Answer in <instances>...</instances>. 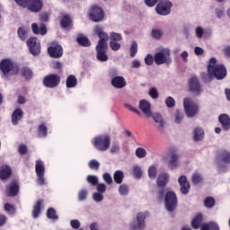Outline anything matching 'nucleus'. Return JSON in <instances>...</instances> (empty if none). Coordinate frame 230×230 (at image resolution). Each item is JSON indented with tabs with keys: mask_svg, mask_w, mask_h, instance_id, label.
I'll return each mask as SVG.
<instances>
[{
	"mask_svg": "<svg viewBox=\"0 0 230 230\" xmlns=\"http://www.w3.org/2000/svg\"><path fill=\"white\" fill-rule=\"evenodd\" d=\"M207 73L203 72L200 74L201 80L204 84H209L214 78H216V80H224V78L227 76L226 66L222 64L217 65V58H210L207 67Z\"/></svg>",
	"mask_w": 230,
	"mask_h": 230,
	"instance_id": "nucleus-1",
	"label": "nucleus"
},
{
	"mask_svg": "<svg viewBox=\"0 0 230 230\" xmlns=\"http://www.w3.org/2000/svg\"><path fill=\"white\" fill-rule=\"evenodd\" d=\"M0 71L4 76H15V75H19V65L12 59H2L0 61Z\"/></svg>",
	"mask_w": 230,
	"mask_h": 230,
	"instance_id": "nucleus-2",
	"label": "nucleus"
},
{
	"mask_svg": "<svg viewBox=\"0 0 230 230\" xmlns=\"http://www.w3.org/2000/svg\"><path fill=\"white\" fill-rule=\"evenodd\" d=\"M92 145L98 152H107L111 148V136L99 135L92 139Z\"/></svg>",
	"mask_w": 230,
	"mask_h": 230,
	"instance_id": "nucleus-3",
	"label": "nucleus"
},
{
	"mask_svg": "<svg viewBox=\"0 0 230 230\" xmlns=\"http://www.w3.org/2000/svg\"><path fill=\"white\" fill-rule=\"evenodd\" d=\"M155 63L156 66H163V64H172V51L170 49H163L155 55Z\"/></svg>",
	"mask_w": 230,
	"mask_h": 230,
	"instance_id": "nucleus-4",
	"label": "nucleus"
},
{
	"mask_svg": "<svg viewBox=\"0 0 230 230\" xmlns=\"http://www.w3.org/2000/svg\"><path fill=\"white\" fill-rule=\"evenodd\" d=\"M22 8H26L31 13H39L44 8V1L42 0H25Z\"/></svg>",
	"mask_w": 230,
	"mask_h": 230,
	"instance_id": "nucleus-5",
	"label": "nucleus"
},
{
	"mask_svg": "<svg viewBox=\"0 0 230 230\" xmlns=\"http://www.w3.org/2000/svg\"><path fill=\"white\" fill-rule=\"evenodd\" d=\"M183 109L188 118H194V116L199 114V105L191 98H185L183 100Z\"/></svg>",
	"mask_w": 230,
	"mask_h": 230,
	"instance_id": "nucleus-6",
	"label": "nucleus"
},
{
	"mask_svg": "<svg viewBox=\"0 0 230 230\" xmlns=\"http://www.w3.org/2000/svg\"><path fill=\"white\" fill-rule=\"evenodd\" d=\"M178 199L177 195L173 191H167L164 196L165 209L172 213L177 208Z\"/></svg>",
	"mask_w": 230,
	"mask_h": 230,
	"instance_id": "nucleus-7",
	"label": "nucleus"
},
{
	"mask_svg": "<svg viewBox=\"0 0 230 230\" xmlns=\"http://www.w3.org/2000/svg\"><path fill=\"white\" fill-rule=\"evenodd\" d=\"M189 93L193 94V96H200L202 93V84L200 81L195 75L191 76L188 81Z\"/></svg>",
	"mask_w": 230,
	"mask_h": 230,
	"instance_id": "nucleus-8",
	"label": "nucleus"
},
{
	"mask_svg": "<svg viewBox=\"0 0 230 230\" xmlns=\"http://www.w3.org/2000/svg\"><path fill=\"white\" fill-rule=\"evenodd\" d=\"M172 6H173L172 1L161 0L155 7V12L158 15H170V13H172Z\"/></svg>",
	"mask_w": 230,
	"mask_h": 230,
	"instance_id": "nucleus-9",
	"label": "nucleus"
},
{
	"mask_svg": "<svg viewBox=\"0 0 230 230\" xmlns=\"http://www.w3.org/2000/svg\"><path fill=\"white\" fill-rule=\"evenodd\" d=\"M89 18L93 22H102L105 19V12L98 5H93L88 13Z\"/></svg>",
	"mask_w": 230,
	"mask_h": 230,
	"instance_id": "nucleus-10",
	"label": "nucleus"
},
{
	"mask_svg": "<svg viewBox=\"0 0 230 230\" xmlns=\"http://www.w3.org/2000/svg\"><path fill=\"white\" fill-rule=\"evenodd\" d=\"M35 172L38 177L36 180L37 184H39V186H44V184H46V179L44 178L46 167L44 166V162H42V160L36 161Z\"/></svg>",
	"mask_w": 230,
	"mask_h": 230,
	"instance_id": "nucleus-11",
	"label": "nucleus"
},
{
	"mask_svg": "<svg viewBox=\"0 0 230 230\" xmlns=\"http://www.w3.org/2000/svg\"><path fill=\"white\" fill-rule=\"evenodd\" d=\"M26 44L29 48L31 55H33V57H39V55H40V40L37 39V37L29 38L26 41Z\"/></svg>",
	"mask_w": 230,
	"mask_h": 230,
	"instance_id": "nucleus-12",
	"label": "nucleus"
},
{
	"mask_svg": "<svg viewBox=\"0 0 230 230\" xmlns=\"http://www.w3.org/2000/svg\"><path fill=\"white\" fill-rule=\"evenodd\" d=\"M43 85L48 89H55L60 85V75L58 74H49L43 78Z\"/></svg>",
	"mask_w": 230,
	"mask_h": 230,
	"instance_id": "nucleus-13",
	"label": "nucleus"
},
{
	"mask_svg": "<svg viewBox=\"0 0 230 230\" xmlns=\"http://www.w3.org/2000/svg\"><path fill=\"white\" fill-rule=\"evenodd\" d=\"M181 155L177 152V149L175 148H171L169 151V163L168 166L170 170H175V168H179L181 164L179 163V158Z\"/></svg>",
	"mask_w": 230,
	"mask_h": 230,
	"instance_id": "nucleus-14",
	"label": "nucleus"
},
{
	"mask_svg": "<svg viewBox=\"0 0 230 230\" xmlns=\"http://www.w3.org/2000/svg\"><path fill=\"white\" fill-rule=\"evenodd\" d=\"M107 49H109L108 45H103L100 43L99 45H96L95 50H96V58L99 60V62H107L109 60V55H107Z\"/></svg>",
	"mask_w": 230,
	"mask_h": 230,
	"instance_id": "nucleus-15",
	"label": "nucleus"
},
{
	"mask_svg": "<svg viewBox=\"0 0 230 230\" xmlns=\"http://www.w3.org/2000/svg\"><path fill=\"white\" fill-rule=\"evenodd\" d=\"M48 53L51 58H61L64 55V49L58 43H53L48 48Z\"/></svg>",
	"mask_w": 230,
	"mask_h": 230,
	"instance_id": "nucleus-16",
	"label": "nucleus"
},
{
	"mask_svg": "<svg viewBox=\"0 0 230 230\" xmlns=\"http://www.w3.org/2000/svg\"><path fill=\"white\" fill-rule=\"evenodd\" d=\"M178 182L181 186V193L182 195H188L190 193V190L191 189V186L190 185V181H188V178L186 175H181L178 179Z\"/></svg>",
	"mask_w": 230,
	"mask_h": 230,
	"instance_id": "nucleus-17",
	"label": "nucleus"
},
{
	"mask_svg": "<svg viewBox=\"0 0 230 230\" xmlns=\"http://www.w3.org/2000/svg\"><path fill=\"white\" fill-rule=\"evenodd\" d=\"M216 159L218 163H224V164H229L230 152L226 149H221L217 151Z\"/></svg>",
	"mask_w": 230,
	"mask_h": 230,
	"instance_id": "nucleus-18",
	"label": "nucleus"
},
{
	"mask_svg": "<svg viewBox=\"0 0 230 230\" xmlns=\"http://www.w3.org/2000/svg\"><path fill=\"white\" fill-rule=\"evenodd\" d=\"M138 109L142 111L147 118H152V104L146 100H141L138 104Z\"/></svg>",
	"mask_w": 230,
	"mask_h": 230,
	"instance_id": "nucleus-19",
	"label": "nucleus"
},
{
	"mask_svg": "<svg viewBox=\"0 0 230 230\" xmlns=\"http://www.w3.org/2000/svg\"><path fill=\"white\" fill-rule=\"evenodd\" d=\"M148 213L140 212L137 215V225H130L131 230L145 229V219Z\"/></svg>",
	"mask_w": 230,
	"mask_h": 230,
	"instance_id": "nucleus-20",
	"label": "nucleus"
},
{
	"mask_svg": "<svg viewBox=\"0 0 230 230\" xmlns=\"http://www.w3.org/2000/svg\"><path fill=\"white\" fill-rule=\"evenodd\" d=\"M111 84L112 87H115V89H123V87L127 86V81L125 80V77L121 75L114 76L111 79Z\"/></svg>",
	"mask_w": 230,
	"mask_h": 230,
	"instance_id": "nucleus-21",
	"label": "nucleus"
},
{
	"mask_svg": "<svg viewBox=\"0 0 230 230\" xmlns=\"http://www.w3.org/2000/svg\"><path fill=\"white\" fill-rule=\"evenodd\" d=\"M22 118H24V111H22L20 108L14 110L11 117L13 125H19V121H21Z\"/></svg>",
	"mask_w": 230,
	"mask_h": 230,
	"instance_id": "nucleus-22",
	"label": "nucleus"
},
{
	"mask_svg": "<svg viewBox=\"0 0 230 230\" xmlns=\"http://www.w3.org/2000/svg\"><path fill=\"white\" fill-rule=\"evenodd\" d=\"M155 123L156 124V128L160 132L164 130V119H163V115L159 113H155L151 115Z\"/></svg>",
	"mask_w": 230,
	"mask_h": 230,
	"instance_id": "nucleus-23",
	"label": "nucleus"
},
{
	"mask_svg": "<svg viewBox=\"0 0 230 230\" xmlns=\"http://www.w3.org/2000/svg\"><path fill=\"white\" fill-rule=\"evenodd\" d=\"M31 30L34 35H46V33H48V28L44 23H41L40 27H39V24L33 22L31 24Z\"/></svg>",
	"mask_w": 230,
	"mask_h": 230,
	"instance_id": "nucleus-24",
	"label": "nucleus"
},
{
	"mask_svg": "<svg viewBox=\"0 0 230 230\" xmlns=\"http://www.w3.org/2000/svg\"><path fill=\"white\" fill-rule=\"evenodd\" d=\"M169 181H170V175L166 172H162L157 177L156 184L158 188H165Z\"/></svg>",
	"mask_w": 230,
	"mask_h": 230,
	"instance_id": "nucleus-25",
	"label": "nucleus"
},
{
	"mask_svg": "<svg viewBox=\"0 0 230 230\" xmlns=\"http://www.w3.org/2000/svg\"><path fill=\"white\" fill-rule=\"evenodd\" d=\"M42 208H44V199H38L36 204H34L32 208V217L39 218L42 211Z\"/></svg>",
	"mask_w": 230,
	"mask_h": 230,
	"instance_id": "nucleus-26",
	"label": "nucleus"
},
{
	"mask_svg": "<svg viewBox=\"0 0 230 230\" xmlns=\"http://www.w3.org/2000/svg\"><path fill=\"white\" fill-rule=\"evenodd\" d=\"M218 121L221 123V127L223 130H229L230 129V118L227 114H221L218 116Z\"/></svg>",
	"mask_w": 230,
	"mask_h": 230,
	"instance_id": "nucleus-27",
	"label": "nucleus"
},
{
	"mask_svg": "<svg viewBox=\"0 0 230 230\" xmlns=\"http://www.w3.org/2000/svg\"><path fill=\"white\" fill-rule=\"evenodd\" d=\"M10 177H12V168L8 165L2 167L0 169L1 181H6V179H10Z\"/></svg>",
	"mask_w": 230,
	"mask_h": 230,
	"instance_id": "nucleus-28",
	"label": "nucleus"
},
{
	"mask_svg": "<svg viewBox=\"0 0 230 230\" xmlns=\"http://www.w3.org/2000/svg\"><path fill=\"white\" fill-rule=\"evenodd\" d=\"M78 84V80L76 79V76L70 75L66 77V85L67 89H73L74 87H76Z\"/></svg>",
	"mask_w": 230,
	"mask_h": 230,
	"instance_id": "nucleus-29",
	"label": "nucleus"
},
{
	"mask_svg": "<svg viewBox=\"0 0 230 230\" xmlns=\"http://www.w3.org/2000/svg\"><path fill=\"white\" fill-rule=\"evenodd\" d=\"M73 23V20L71 19V16L69 14H65L61 17L60 20V26L61 28H69L71 24Z\"/></svg>",
	"mask_w": 230,
	"mask_h": 230,
	"instance_id": "nucleus-30",
	"label": "nucleus"
},
{
	"mask_svg": "<svg viewBox=\"0 0 230 230\" xmlns=\"http://www.w3.org/2000/svg\"><path fill=\"white\" fill-rule=\"evenodd\" d=\"M203 221H204V217L202 216V214H198L192 219L191 226L193 227V229H199V227H200V225L202 224Z\"/></svg>",
	"mask_w": 230,
	"mask_h": 230,
	"instance_id": "nucleus-31",
	"label": "nucleus"
},
{
	"mask_svg": "<svg viewBox=\"0 0 230 230\" xmlns=\"http://www.w3.org/2000/svg\"><path fill=\"white\" fill-rule=\"evenodd\" d=\"M76 42L79 46H82V48H89L92 44L89 38L82 35L76 38Z\"/></svg>",
	"mask_w": 230,
	"mask_h": 230,
	"instance_id": "nucleus-32",
	"label": "nucleus"
},
{
	"mask_svg": "<svg viewBox=\"0 0 230 230\" xmlns=\"http://www.w3.org/2000/svg\"><path fill=\"white\" fill-rule=\"evenodd\" d=\"M21 75L25 77V80H31L33 78V71L27 66L21 69Z\"/></svg>",
	"mask_w": 230,
	"mask_h": 230,
	"instance_id": "nucleus-33",
	"label": "nucleus"
},
{
	"mask_svg": "<svg viewBox=\"0 0 230 230\" xmlns=\"http://www.w3.org/2000/svg\"><path fill=\"white\" fill-rule=\"evenodd\" d=\"M123 179H125V173H123V171H116L113 174V180L116 182V184H121L123 182Z\"/></svg>",
	"mask_w": 230,
	"mask_h": 230,
	"instance_id": "nucleus-34",
	"label": "nucleus"
},
{
	"mask_svg": "<svg viewBox=\"0 0 230 230\" xmlns=\"http://www.w3.org/2000/svg\"><path fill=\"white\" fill-rule=\"evenodd\" d=\"M194 141H202L204 139V129L198 127L194 129Z\"/></svg>",
	"mask_w": 230,
	"mask_h": 230,
	"instance_id": "nucleus-35",
	"label": "nucleus"
},
{
	"mask_svg": "<svg viewBox=\"0 0 230 230\" xmlns=\"http://www.w3.org/2000/svg\"><path fill=\"white\" fill-rule=\"evenodd\" d=\"M19 195V184L12 182L9 187V197H17Z\"/></svg>",
	"mask_w": 230,
	"mask_h": 230,
	"instance_id": "nucleus-36",
	"label": "nucleus"
},
{
	"mask_svg": "<svg viewBox=\"0 0 230 230\" xmlns=\"http://www.w3.org/2000/svg\"><path fill=\"white\" fill-rule=\"evenodd\" d=\"M17 35L20 40H22L24 42V40L28 39V31H26V29H24L23 27H19L17 31Z\"/></svg>",
	"mask_w": 230,
	"mask_h": 230,
	"instance_id": "nucleus-37",
	"label": "nucleus"
},
{
	"mask_svg": "<svg viewBox=\"0 0 230 230\" xmlns=\"http://www.w3.org/2000/svg\"><path fill=\"white\" fill-rule=\"evenodd\" d=\"M215 204H216V201H215V198H213V197H207L204 199V206H205V208H208V209L215 208Z\"/></svg>",
	"mask_w": 230,
	"mask_h": 230,
	"instance_id": "nucleus-38",
	"label": "nucleus"
},
{
	"mask_svg": "<svg viewBox=\"0 0 230 230\" xmlns=\"http://www.w3.org/2000/svg\"><path fill=\"white\" fill-rule=\"evenodd\" d=\"M38 134L40 137H46L48 136V127H46V124H40L38 127Z\"/></svg>",
	"mask_w": 230,
	"mask_h": 230,
	"instance_id": "nucleus-39",
	"label": "nucleus"
},
{
	"mask_svg": "<svg viewBox=\"0 0 230 230\" xmlns=\"http://www.w3.org/2000/svg\"><path fill=\"white\" fill-rule=\"evenodd\" d=\"M47 217L50 220H58V216L57 215V210L53 208H49L47 210Z\"/></svg>",
	"mask_w": 230,
	"mask_h": 230,
	"instance_id": "nucleus-40",
	"label": "nucleus"
},
{
	"mask_svg": "<svg viewBox=\"0 0 230 230\" xmlns=\"http://www.w3.org/2000/svg\"><path fill=\"white\" fill-rule=\"evenodd\" d=\"M111 42H121L123 40V36L121 33L111 32L110 35Z\"/></svg>",
	"mask_w": 230,
	"mask_h": 230,
	"instance_id": "nucleus-41",
	"label": "nucleus"
},
{
	"mask_svg": "<svg viewBox=\"0 0 230 230\" xmlns=\"http://www.w3.org/2000/svg\"><path fill=\"white\" fill-rule=\"evenodd\" d=\"M100 40L98 41L97 45L102 44V46H108L107 40H109V35L106 32H102V34L98 35Z\"/></svg>",
	"mask_w": 230,
	"mask_h": 230,
	"instance_id": "nucleus-42",
	"label": "nucleus"
},
{
	"mask_svg": "<svg viewBox=\"0 0 230 230\" xmlns=\"http://www.w3.org/2000/svg\"><path fill=\"white\" fill-rule=\"evenodd\" d=\"M149 179H155L157 177V167L155 165H151L148 169Z\"/></svg>",
	"mask_w": 230,
	"mask_h": 230,
	"instance_id": "nucleus-43",
	"label": "nucleus"
},
{
	"mask_svg": "<svg viewBox=\"0 0 230 230\" xmlns=\"http://www.w3.org/2000/svg\"><path fill=\"white\" fill-rule=\"evenodd\" d=\"M192 184H199V182H202V175L200 173H194L191 177Z\"/></svg>",
	"mask_w": 230,
	"mask_h": 230,
	"instance_id": "nucleus-44",
	"label": "nucleus"
},
{
	"mask_svg": "<svg viewBox=\"0 0 230 230\" xmlns=\"http://www.w3.org/2000/svg\"><path fill=\"white\" fill-rule=\"evenodd\" d=\"M86 181L92 186H98V177H96L94 175H88L86 177Z\"/></svg>",
	"mask_w": 230,
	"mask_h": 230,
	"instance_id": "nucleus-45",
	"label": "nucleus"
},
{
	"mask_svg": "<svg viewBox=\"0 0 230 230\" xmlns=\"http://www.w3.org/2000/svg\"><path fill=\"white\" fill-rule=\"evenodd\" d=\"M136 155L138 159H143V157H146V150L143 147H138L136 149Z\"/></svg>",
	"mask_w": 230,
	"mask_h": 230,
	"instance_id": "nucleus-46",
	"label": "nucleus"
},
{
	"mask_svg": "<svg viewBox=\"0 0 230 230\" xmlns=\"http://www.w3.org/2000/svg\"><path fill=\"white\" fill-rule=\"evenodd\" d=\"M4 210L8 213V215H14L16 208L10 203L4 204Z\"/></svg>",
	"mask_w": 230,
	"mask_h": 230,
	"instance_id": "nucleus-47",
	"label": "nucleus"
},
{
	"mask_svg": "<svg viewBox=\"0 0 230 230\" xmlns=\"http://www.w3.org/2000/svg\"><path fill=\"white\" fill-rule=\"evenodd\" d=\"M133 175L136 179H141V177H143V171L141 170V167L135 166L133 168Z\"/></svg>",
	"mask_w": 230,
	"mask_h": 230,
	"instance_id": "nucleus-48",
	"label": "nucleus"
},
{
	"mask_svg": "<svg viewBox=\"0 0 230 230\" xmlns=\"http://www.w3.org/2000/svg\"><path fill=\"white\" fill-rule=\"evenodd\" d=\"M137 54V42L133 41L130 47V57L134 58Z\"/></svg>",
	"mask_w": 230,
	"mask_h": 230,
	"instance_id": "nucleus-49",
	"label": "nucleus"
},
{
	"mask_svg": "<svg viewBox=\"0 0 230 230\" xmlns=\"http://www.w3.org/2000/svg\"><path fill=\"white\" fill-rule=\"evenodd\" d=\"M165 105L169 109L175 107V99H173V97L171 96L167 97L165 100Z\"/></svg>",
	"mask_w": 230,
	"mask_h": 230,
	"instance_id": "nucleus-50",
	"label": "nucleus"
},
{
	"mask_svg": "<svg viewBox=\"0 0 230 230\" xmlns=\"http://www.w3.org/2000/svg\"><path fill=\"white\" fill-rule=\"evenodd\" d=\"M183 118H184V114L181 112V111L177 110L175 111V123H178V124L182 123Z\"/></svg>",
	"mask_w": 230,
	"mask_h": 230,
	"instance_id": "nucleus-51",
	"label": "nucleus"
},
{
	"mask_svg": "<svg viewBox=\"0 0 230 230\" xmlns=\"http://www.w3.org/2000/svg\"><path fill=\"white\" fill-rule=\"evenodd\" d=\"M88 166L91 168V170H99L100 163L96 160H91L88 164Z\"/></svg>",
	"mask_w": 230,
	"mask_h": 230,
	"instance_id": "nucleus-52",
	"label": "nucleus"
},
{
	"mask_svg": "<svg viewBox=\"0 0 230 230\" xmlns=\"http://www.w3.org/2000/svg\"><path fill=\"white\" fill-rule=\"evenodd\" d=\"M149 96H151L153 100L159 98V92H157V88L155 87L150 88Z\"/></svg>",
	"mask_w": 230,
	"mask_h": 230,
	"instance_id": "nucleus-53",
	"label": "nucleus"
},
{
	"mask_svg": "<svg viewBox=\"0 0 230 230\" xmlns=\"http://www.w3.org/2000/svg\"><path fill=\"white\" fill-rule=\"evenodd\" d=\"M110 48L112 51H119V49H121V44L118 41H110Z\"/></svg>",
	"mask_w": 230,
	"mask_h": 230,
	"instance_id": "nucleus-54",
	"label": "nucleus"
},
{
	"mask_svg": "<svg viewBox=\"0 0 230 230\" xmlns=\"http://www.w3.org/2000/svg\"><path fill=\"white\" fill-rule=\"evenodd\" d=\"M119 192L120 195H128V186L122 184L119 187Z\"/></svg>",
	"mask_w": 230,
	"mask_h": 230,
	"instance_id": "nucleus-55",
	"label": "nucleus"
},
{
	"mask_svg": "<svg viewBox=\"0 0 230 230\" xmlns=\"http://www.w3.org/2000/svg\"><path fill=\"white\" fill-rule=\"evenodd\" d=\"M87 190L83 189L78 192V200L82 201V200H85V199H87Z\"/></svg>",
	"mask_w": 230,
	"mask_h": 230,
	"instance_id": "nucleus-56",
	"label": "nucleus"
},
{
	"mask_svg": "<svg viewBox=\"0 0 230 230\" xmlns=\"http://www.w3.org/2000/svg\"><path fill=\"white\" fill-rule=\"evenodd\" d=\"M102 179L104 181V182H106V184H112V176H111V173L109 172H105L102 175Z\"/></svg>",
	"mask_w": 230,
	"mask_h": 230,
	"instance_id": "nucleus-57",
	"label": "nucleus"
},
{
	"mask_svg": "<svg viewBox=\"0 0 230 230\" xmlns=\"http://www.w3.org/2000/svg\"><path fill=\"white\" fill-rule=\"evenodd\" d=\"M151 35L153 37V39H161V37H163V32L161 31V30H155L154 29L152 31H151Z\"/></svg>",
	"mask_w": 230,
	"mask_h": 230,
	"instance_id": "nucleus-58",
	"label": "nucleus"
},
{
	"mask_svg": "<svg viewBox=\"0 0 230 230\" xmlns=\"http://www.w3.org/2000/svg\"><path fill=\"white\" fill-rule=\"evenodd\" d=\"M97 191L98 193H105V191H107V185H105V183H97Z\"/></svg>",
	"mask_w": 230,
	"mask_h": 230,
	"instance_id": "nucleus-59",
	"label": "nucleus"
},
{
	"mask_svg": "<svg viewBox=\"0 0 230 230\" xmlns=\"http://www.w3.org/2000/svg\"><path fill=\"white\" fill-rule=\"evenodd\" d=\"M18 151L19 154H21V155H26V154H28V146H26V145H20L18 147Z\"/></svg>",
	"mask_w": 230,
	"mask_h": 230,
	"instance_id": "nucleus-60",
	"label": "nucleus"
},
{
	"mask_svg": "<svg viewBox=\"0 0 230 230\" xmlns=\"http://www.w3.org/2000/svg\"><path fill=\"white\" fill-rule=\"evenodd\" d=\"M72 229H80L81 223L78 219H73L70 221Z\"/></svg>",
	"mask_w": 230,
	"mask_h": 230,
	"instance_id": "nucleus-61",
	"label": "nucleus"
},
{
	"mask_svg": "<svg viewBox=\"0 0 230 230\" xmlns=\"http://www.w3.org/2000/svg\"><path fill=\"white\" fill-rule=\"evenodd\" d=\"M154 60H155V58L152 56V54H148L145 58V63L146 66H152V64H154Z\"/></svg>",
	"mask_w": 230,
	"mask_h": 230,
	"instance_id": "nucleus-62",
	"label": "nucleus"
},
{
	"mask_svg": "<svg viewBox=\"0 0 230 230\" xmlns=\"http://www.w3.org/2000/svg\"><path fill=\"white\" fill-rule=\"evenodd\" d=\"M93 199L95 202H102L103 200V195L100 192H95L93 194Z\"/></svg>",
	"mask_w": 230,
	"mask_h": 230,
	"instance_id": "nucleus-63",
	"label": "nucleus"
},
{
	"mask_svg": "<svg viewBox=\"0 0 230 230\" xmlns=\"http://www.w3.org/2000/svg\"><path fill=\"white\" fill-rule=\"evenodd\" d=\"M225 9L224 7L216 8V15L217 19H221V17H224Z\"/></svg>",
	"mask_w": 230,
	"mask_h": 230,
	"instance_id": "nucleus-64",
	"label": "nucleus"
}]
</instances>
